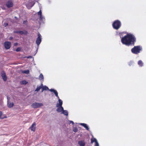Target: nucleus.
Returning a JSON list of instances; mask_svg holds the SVG:
<instances>
[{
	"label": "nucleus",
	"mask_w": 146,
	"mask_h": 146,
	"mask_svg": "<svg viewBox=\"0 0 146 146\" xmlns=\"http://www.w3.org/2000/svg\"><path fill=\"white\" fill-rule=\"evenodd\" d=\"M15 18H16V17H15Z\"/></svg>",
	"instance_id": "37998d69"
},
{
	"label": "nucleus",
	"mask_w": 146,
	"mask_h": 146,
	"mask_svg": "<svg viewBox=\"0 0 146 146\" xmlns=\"http://www.w3.org/2000/svg\"><path fill=\"white\" fill-rule=\"evenodd\" d=\"M41 41V36L40 34L38 33V37L36 41V43L37 46H39Z\"/></svg>",
	"instance_id": "39448f33"
},
{
	"label": "nucleus",
	"mask_w": 146,
	"mask_h": 146,
	"mask_svg": "<svg viewBox=\"0 0 146 146\" xmlns=\"http://www.w3.org/2000/svg\"><path fill=\"white\" fill-rule=\"evenodd\" d=\"M1 76L3 80L5 81L7 80V77L6 74L4 71H2L1 73Z\"/></svg>",
	"instance_id": "9d476101"
},
{
	"label": "nucleus",
	"mask_w": 146,
	"mask_h": 146,
	"mask_svg": "<svg viewBox=\"0 0 146 146\" xmlns=\"http://www.w3.org/2000/svg\"><path fill=\"white\" fill-rule=\"evenodd\" d=\"M95 139H96V138H94V139H92V138L91 139V143H92L94 142H95V143H96V141H95Z\"/></svg>",
	"instance_id": "cd10ccee"
},
{
	"label": "nucleus",
	"mask_w": 146,
	"mask_h": 146,
	"mask_svg": "<svg viewBox=\"0 0 146 146\" xmlns=\"http://www.w3.org/2000/svg\"><path fill=\"white\" fill-rule=\"evenodd\" d=\"M78 129L77 127H75L73 128V131L75 132H76L77 131Z\"/></svg>",
	"instance_id": "c85d7f7f"
},
{
	"label": "nucleus",
	"mask_w": 146,
	"mask_h": 146,
	"mask_svg": "<svg viewBox=\"0 0 146 146\" xmlns=\"http://www.w3.org/2000/svg\"><path fill=\"white\" fill-rule=\"evenodd\" d=\"M13 38L12 37H10V38H9V40H12V39H13Z\"/></svg>",
	"instance_id": "58836bf2"
},
{
	"label": "nucleus",
	"mask_w": 146,
	"mask_h": 146,
	"mask_svg": "<svg viewBox=\"0 0 146 146\" xmlns=\"http://www.w3.org/2000/svg\"><path fill=\"white\" fill-rule=\"evenodd\" d=\"M35 0L37 1H38V0Z\"/></svg>",
	"instance_id": "79ce46f5"
},
{
	"label": "nucleus",
	"mask_w": 146,
	"mask_h": 146,
	"mask_svg": "<svg viewBox=\"0 0 146 146\" xmlns=\"http://www.w3.org/2000/svg\"><path fill=\"white\" fill-rule=\"evenodd\" d=\"M142 49L141 46H134V47L131 49V51L133 54H137L140 52V51Z\"/></svg>",
	"instance_id": "f03ea898"
},
{
	"label": "nucleus",
	"mask_w": 146,
	"mask_h": 146,
	"mask_svg": "<svg viewBox=\"0 0 146 146\" xmlns=\"http://www.w3.org/2000/svg\"><path fill=\"white\" fill-rule=\"evenodd\" d=\"M44 86H43V85L42 84H41V85H40V87H41V88H42L43 87H44Z\"/></svg>",
	"instance_id": "e433bc0d"
},
{
	"label": "nucleus",
	"mask_w": 146,
	"mask_h": 146,
	"mask_svg": "<svg viewBox=\"0 0 146 146\" xmlns=\"http://www.w3.org/2000/svg\"><path fill=\"white\" fill-rule=\"evenodd\" d=\"M61 113L63 114L66 116L68 115V112L67 110H64Z\"/></svg>",
	"instance_id": "a211bd4d"
},
{
	"label": "nucleus",
	"mask_w": 146,
	"mask_h": 146,
	"mask_svg": "<svg viewBox=\"0 0 146 146\" xmlns=\"http://www.w3.org/2000/svg\"><path fill=\"white\" fill-rule=\"evenodd\" d=\"M35 3L34 1H32L28 3L27 5V8L29 9H30L35 4Z\"/></svg>",
	"instance_id": "1a4fd4ad"
},
{
	"label": "nucleus",
	"mask_w": 146,
	"mask_h": 146,
	"mask_svg": "<svg viewBox=\"0 0 146 146\" xmlns=\"http://www.w3.org/2000/svg\"><path fill=\"white\" fill-rule=\"evenodd\" d=\"M133 61H130L128 63V64L129 66H131L133 63Z\"/></svg>",
	"instance_id": "c756f323"
},
{
	"label": "nucleus",
	"mask_w": 146,
	"mask_h": 146,
	"mask_svg": "<svg viewBox=\"0 0 146 146\" xmlns=\"http://www.w3.org/2000/svg\"><path fill=\"white\" fill-rule=\"evenodd\" d=\"M8 25V24L7 23H4V25L5 27H6Z\"/></svg>",
	"instance_id": "c9c22d12"
},
{
	"label": "nucleus",
	"mask_w": 146,
	"mask_h": 146,
	"mask_svg": "<svg viewBox=\"0 0 146 146\" xmlns=\"http://www.w3.org/2000/svg\"><path fill=\"white\" fill-rule=\"evenodd\" d=\"M41 87H40V86H37V87L36 88V90H35V91H37V92H38V91L40 90V89H41Z\"/></svg>",
	"instance_id": "393cba45"
},
{
	"label": "nucleus",
	"mask_w": 146,
	"mask_h": 146,
	"mask_svg": "<svg viewBox=\"0 0 146 146\" xmlns=\"http://www.w3.org/2000/svg\"><path fill=\"white\" fill-rule=\"evenodd\" d=\"M40 21H43L45 20V17L44 16H42L41 17H39Z\"/></svg>",
	"instance_id": "4be33fe9"
},
{
	"label": "nucleus",
	"mask_w": 146,
	"mask_h": 146,
	"mask_svg": "<svg viewBox=\"0 0 146 146\" xmlns=\"http://www.w3.org/2000/svg\"><path fill=\"white\" fill-rule=\"evenodd\" d=\"M29 71L28 70H27L25 71L24 72V73L26 74H28L29 73Z\"/></svg>",
	"instance_id": "7c9ffc66"
},
{
	"label": "nucleus",
	"mask_w": 146,
	"mask_h": 146,
	"mask_svg": "<svg viewBox=\"0 0 146 146\" xmlns=\"http://www.w3.org/2000/svg\"><path fill=\"white\" fill-rule=\"evenodd\" d=\"M121 26V23L119 20H115L112 24L113 28L115 30L118 29Z\"/></svg>",
	"instance_id": "7ed1b4c3"
},
{
	"label": "nucleus",
	"mask_w": 146,
	"mask_h": 146,
	"mask_svg": "<svg viewBox=\"0 0 146 146\" xmlns=\"http://www.w3.org/2000/svg\"><path fill=\"white\" fill-rule=\"evenodd\" d=\"M17 44H18V43H17V42H16V43H14V46H17Z\"/></svg>",
	"instance_id": "4c0bfd02"
},
{
	"label": "nucleus",
	"mask_w": 146,
	"mask_h": 146,
	"mask_svg": "<svg viewBox=\"0 0 146 146\" xmlns=\"http://www.w3.org/2000/svg\"><path fill=\"white\" fill-rule=\"evenodd\" d=\"M5 48L7 49H9L11 46V43L9 41H6L4 43Z\"/></svg>",
	"instance_id": "423d86ee"
},
{
	"label": "nucleus",
	"mask_w": 146,
	"mask_h": 146,
	"mask_svg": "<svg viewBox=\"0 0 146 146\" xmlns=\"http://www.w3.org/2000/svg\"><path fill=\"white\" fill-rule=\"evenodd\" d=\"M69 121L70 124L72 123V125L74 124V123L73 121Z\"/></svg>",
	"instance_id": "72a5a7b5"
},
{
	"label": "nucleus",
	"mask_w": 146,
	"mask_h": 146,
	"mask_svg": "<svg viewBox=\"0 0 146 146\" xmlns=\"http://www.w3.org/2000/svg\"><path fill=\"white\" fill-rule=\"evenodd\" d=\"M58 108L56 111L58 112H62L64 110V108L62 106H59L57 107Z\"/></svg>",
	"instance_id": "4468645a"
},
{
	"label": "nucleus",
	"mask_w": 146,
	"mask_h": 146,
	"mask_svg": "<svg viewBox=\"0 0 146 146\" xmlns=\"http://www.w3.org/2000/svg\"><path fill=\"white\" fill-rule=\"evenodd\" d=\"M43 106V104L42 103L37 102L34 103L31 105L32 107L34 108H39Z\"/></svg>",
	"instance_id": "20e7f679"
},
{
	"label": "nucleus",
	"mask_w": 146,
	"mask_h": 146,
	"mask_svg": "<svg viewBox=\"0 0 146 146\" xmlns=\"http://www.w3.org/2000/svg\"><path fill=\"white\" fill-rule=\"evenodd\" d=\"M138 64L140 66L142 67L143 65V63L141 60H139L138 61Z\"/></svg>",
	"instance_id": "aec40b11"
},
{
	"label": "nucleus",
	"mask_w": 146,
	"mask_h": 146,
	"mask_svg": "<svg viewBox=\"0 0 146 146\" xmlns=\"http://www.w3.org/2000/svg\"><path fill=\"white\" fill-rule=\"evenodd\" d=\"M13 33H19L21 35H23V34L26 35L27 33V32L26 31H14Z\"/></svg>",
	"instance_id": "6e6552de"
},
{
	"label": "nucleus",
	"mask_w": 146,
	"mask_h": 146,
	"mask_svg": "<svg viewBox=\"0 0 146 146\" xmlns=\"http://www.w3.org/2000/svg\"><path fill=\"white\" fill-rule=\"evenodd\" d=\"M21 50V48L20 47L16 49V51L17 52L20 51Z\"/></svg>",
	"instance_id": "2f4dec72"
},
{
	"label": "nucleus",
	"mask_w": 146,
	"mask_h": 146,
	"mask_svg": "<svg viewBox=\"0 0 146 146\" xmlns=\"http://www.w3.org/2000/svg\"><path fill=\"white\" fill-rule=\"evenodd\" d=\"M37 13L39 17H41V16H42V12L41 10H40V11L38 12Z\"/></svg>",
	"instance_id": "b1692460"
},
{
	"label": "nucleus",
	"mask_w": 146,
	"mask_h": 146,
	"mask_svg": "<svg viewBox=\"0 0 146 146\" xmlns=\"http://www.w3.org/2000/svg\"><path fill=\"white\" fill-rule=\"evenodd\" d=\"M2 115V113L1 111H0V119H3L4 118H7V117H6V116H5L3 118L1 117V116Z\"/></svg>",
	"instance_id": "a878e982"
},
{
	"label": "nucleus",
	"mask_w": 146,
	"mask_h": 146,
	"mask_svg": "<svg viewBox=\"0 0 146 146\" xmlns=\"http://www.w3.org/2000/svg\"><path fill=\"white\" fill-rule=\"evenodd\" d=\"M42 89H43V90H50L46 86H44V87H43L42 88Z\"/></svg>",
	"instance_id": "5701e85b"
},
{
	"label": "nucleus",
	"mask_w": 146,
	"mask_h": 146,
	"mask_svg": "<svg viewBox=\"0 0 146 146\" xmlns=\"http://www.w3.org/2000/svg\"><path fill=\"white\" fill-rule=\"evenodd\" d=\"M78 144L80 146H85V142L82 141H79Z\"/></svg>",
	"instance_id": "f3484780"
},
{
	"label": "nucleus",
	"mask_w": 146,
	"mask_h": 146,
	"mask_svg": "<svg viewBox=\"0 0 146 146\" xmlns=\"http://www.w3.org/2000/svg\"><path fill=\"white\" fill-rule=\"evenodd\" d=\"M7 102H10V97H8V96H7Z\"/></svg>",
	"instance_id": "f704fd0d"
},
{
	"label": "nucleus",
	"mask_w": 146,
	"mask_h": 146,
	"mask_svg": "<svg viewBox=\"0 0 146 146\" xmlns=\"http://www.w3.org/2000/svg\"><path fill=\"white\" fill-rule=\"evenodd\" d=\"M6 5L8 8H10L13 7V4L12 1L9 0L6 2Z\"/></svg>",
	"instance_id": "0eeeda50"
},
{
	"label": "nucleus",
	"mask_w": 146,
	"mask_h": 146,
	"mask_svg": "<svg viewBox=\"0 0 146 146\" xmlns=\"http://www.w3.org/2000/svg\"><path fill=\"white\" fill-rule=\"evenodd\" d=\"M7 104L8 107L10 108L13 107L14 106V103L13 102H11L10 101L7 102Z\"/></svg>",
	"instance_id": "dca6fc26"
},
{
	"label": "nucleus",
	"mask_w": 146,
	"mask_h": 146,
	"mask_svg": "<svg viewBox=\"0 0 146 146\" xmlns=\"http://www.w3.org/2000/svg\"><path fill=\"white\" fill-rule=\"evenodd\" d=\"M35 126L36 123L35 122L33 123L30 127L29 129H30L31 131H34L35 130Z\"/></svg>",
	"instance_id": "ddd939ff"
},
{
	"label": "nucleus",
	"mask_w": 146,
	"mask_h": 146,
	"mask_svg": "<svg viewBox=\"0 0 146 146\" xmlns=\"http://www.w3.org/2000/svg\"><path fill=\"white\" fill-rule=\"evenodd\" d=\"M58 103H57L56 104V107H58L59 106H62V105L63 104L62 101L59 98H58Z\"/></svg>",
	"instance_id": "f8f14e48"
},
{
	"label": "nucleus",
	"mask_w": 146,
	"mask_h": 146,
	"mask_svg": "<svg viewBox=\"0 0 146 146\" xmlns=\"http://www.w3.org/2000/svg\"><path fill=\"white\" fill-rule=\"evenodd\" d=\"M28 82L25 80H23L20 82V84L22 85H25Z\"/></svg>",
	"instance_id": "412c9836"
},
{
	"label": "nucleus",
	"mask_w": 146,
	"mask_h": 146,
	"mask_svg": "<svg viewBox=\"0 0 146 146\" xmlns=\"http://www.w3.org/2000/svg\"><path fill=\"white\" fill-rule=\"evenodd\" d=\"M39 79L42 81L44 80V76L42 74H40L38 77Z\"/></svg>",
	"instance_id": "6ab92c4d"
},
{
	"label": "nucleus",
	"mask_w": 146,
	"mask_h": 146,
	"mask_svg": "<svg viewBox=\"0 0 146 146\" xmlns=\"http://www.w3.org/2000/svg\"><path fill=\"white\" fill-rule=\"evenodd\" d=\"M43 91H44V90H43V89H42V90L41 91V92H43Z\"/></svg>",
	"instance_id": "a19ab883"
},
{
	"label": "nucleus",
	"mask_w": 146,
	"mask_h": 146,
	"mask_svg": "<svg viewBox=\"0 0 146 146\" xmlns=\"http://www.w3.org/2000/svg\"><path fill=\"white\" fill-rule=\"evenodd\" d=\"M49 91L51 92H53L55 96L57 97V98H59V97L58 95V93L56 90L54 89H51L50 90H49Z\"/></svg>",
	"instance_id": "9b49d317"
},
{
	"label": "nucleus",
	"mask_w": 146,
	"mask_h": 146,
	"mask_svg": "<svg viewBox=\"0 0 146 146\" xmlns=\"http://www.w3.org/2000/svg\"><path fill=\"white\" fill-rule=\"evenodd\" d=\"M80 125L83 126L87 130H89V128L87 124L84 123H80Z\"/></svg>",
	"instance_id": "2eb2a0df"
},
{
	"label": "nucleus",
	"mask_w": 146,
	"mask_h": 146,
	"mask_svg": "<svg viewBox=\"0 0 146 146\" xmlns=\"http://www.w3.org/2000/svg\"><path fill=\"white\" fill-rule=\"evenodd\" d=\"M27 20H25L23 21V23L24 24L27 25Z\"/></svg>",
	"instance_id": "473e14b6"
},
{
	"label": "nucleus",
	"mask_w": 146,
	"mask_h": 146,
	"mask_svg": "<svg viewBox=\"0 0 146 146\" xmlns=\"http://www.w3.org/2000/svg\"><path fill=\"white\" fill-rule=\"evenodd\" d=\"M136 41V38L135 36L130 33L127 34L121 39V42L122 44L128 46L130 45L134 46Z\"/></svg>",
	"instance_id": "f257e3e1"
},
{
	"label": "nucleus",
	"mask_w": 146,
	"mask_h": 146,
	"mask_svg": "<svg viewBox=\"0 0 146 146\" xmlns=\"http://www.w3.org/2000/svg\"><path fill=\"white\" fill-rule=\"evenodd\" d=\"M95 140L96 141L95 146H99V144L97 141V140L96 139H95Z\"/></svg>",
	"instance_id": "bb28decb"
},
{
	"label": "nucleus",
	"mask_w": 146,
	"mask_h": 146,
	"mask_svg": "<svg viewBox=\"0 0 146 146\" xmlns=\"http://www.w3.org/2000/svg\"><path fill=\"white\" fill-rule=\"evenodd\" d=\"M31 57H32L31 56H28V57H27V58H31Z\"/></svg>",
	"instance_id": "ea45409f"
}]
</instances>
